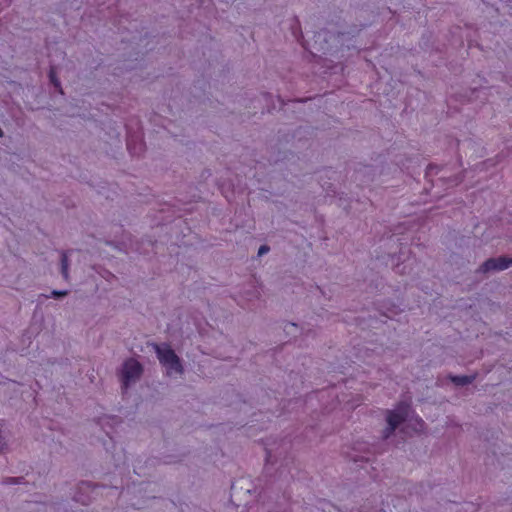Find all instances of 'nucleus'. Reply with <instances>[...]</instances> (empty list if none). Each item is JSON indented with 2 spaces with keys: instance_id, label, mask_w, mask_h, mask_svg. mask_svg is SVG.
Instances as JSON below:
<instances>
[{
  "instance_id": "obj_3",
  "label": "nucleus",
  "mask_w": 512,
  "mask_h": 512,
  "mask_svg": "<svg viewBox=\"0 0 512 512\" xmlns=\"http://www.w3.org/2000/svg\"><path fill=\"white\" fill-rule=\"evenodd\" d=\"M141 374L142 366L137 360L133 358L126 360L123 363L120 372L122 385L125 388L129 387L131 384L135 383L140 378Z\"/></svg>"
},
{
  "instance_id": "obj_4",
  "label": "nucleus",
  "mask_w": 512,
  "mask_h": 512,
  "mask_svg": "<svg viewBox=\"0 0 512 512\" xmlns=\"http://www.w3.org/2000/svg\"><path fill=\"white\" fill-rule=\"evenodd\" d=\"M512 265V257L501 256L486 260L479 268L478 272L487 274L491 272L503 271Z\"/></svg>"
},
{
  "instance_id": "obj_6",
  "label": "nucleus",
  "mask_w": 512,
  "mask_h": 512,
  "mask_svg": "<svg viewBox=\"0 0 512 512\" xmlns=\"http://www.w3.org/2000/svg\"><path fill=\"white\" fill-rule=\"evenodd\" d=\"M475 376H452L451 380L456 385H467L474 381Z\"/></svg>"
},
{
  "instance_id": "obj_9",
  "label": "nucleus",
  "mask_w": 512,
  "mask_h": 512,
  "mask_svg": "<svg viewBox=\"0 0 512 512\" xmlns=\"http://www.w3.org/2000/svg\"><path fill=\"white\" fill-rule=\"evenodd\" d=\"M268 251H269V247H268V246L263 245V246H261V247L259 248V250H258V255H259V256H262V255L266 254Z\"/></svg>"
},
{
  "instance_id": "obj_7",
  "label": "nucleus",
  "mask_w": 512,
  "mask_h": 512,
  "mask_svg": "<svg viewBox=\"0 0 512 512\" xmlns=\"http://www.w3.org/2000/svg\"><path fill=\"white\" fill-rule=\"evenodd\" d=\"M61 268H62V275L67 280L68 279L69 261H68V256L65 253L62 254Z\"/></svg>"
},
{
  "instance_id": "obj_8",
  "label": "nucleus",
  "mask_w": 512,
  "mask_h": 512,
  "mask_svg": "<svg viewBox=\"0 0 512 512\" xmlns=\"http://www.w3.org/2000/svg\"><path fill=\"white\" fill-rule=\"evenodd\" d=\"M67 294H68L67 290H53L51 293L52 297H55V298L64 297Z\"/></svg>"
},
{
  "instance_id": "obj_2",
  "label": "nucleus",
  "mask_w": 512,
  "mask_h": 512,
  "mask_svg": "<svg viewBox=\"0 0 512 512\" xmlns=\"http://www.w3.org/2000/svg\"><path fill=\"white\" fill-rule=\"evenodd\" d=\"M410 407L408 404L402 403L394 410L387 411L386 421L387 428L383 432V437L388 438L395 429L409 417Z\"/></svg>"
},
{
  "instance_id": "obj_1",
  "label": "nucleus",
  "mask_w": 512,
  "mask_h": 512,
  "mask_svg": "<svg viewBox=\"0 0 512 512\" xmlns=\"http://www.w3.org/2000/svg\"><path fill=\"white\" fill-rule=\"evenodd\" d=\"M155 348L157 357L165 368L166 374L169 377L180 376L183 373V367L175 352L166 344L158 345Z\"/></svg>"
},
{
  "instance_id": "obj_5",
  "label": "nucleus",
  "mask_w": 512,
  "mask_h": 512,
  "mask_svg": "<svg viewBox=\"0 0 512 512\" xmlns=\"http://www.w3.org/2000/svg\"><path fill=\"white\" fill-rule=\"evenodd\" d=\"M408 421L416 432H422L425 428L424 421L418 416H413Z\"/></svg>"
}]
</instances>
